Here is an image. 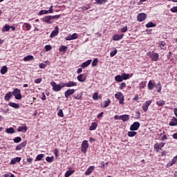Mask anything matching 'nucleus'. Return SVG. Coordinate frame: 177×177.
<instances>
[{
    "label": "nucleus",
    "instance_id": "54",
    "mask_svg": "<svg viewBox=\"0 0 177 177\" xmlns=\"http://www.w3.org/2000/svg\"><path fill=\"white\" fill-rule=\"evenodd\" d=\"M96 1L97 3H99L100 5H103V3H106L107 2V0H95Z\"/></svg>",
    "mask_w": 177,
    "mask_h": 177
},
{
    "label": "nucleus",
    "instance_id": "43",
    "mask_svg": "<svg viewBox=\"0 0 177 177\" xmlns=\"http://www.w3.org/2000/svg\"><path fill=\"white\" fill-rule=\"evenodd\" d=\"M110 103H111V100L108 99L106 101L104 102V108L109 107L110 105Z\"/></svg>",
    "mask_w": 177,
    "mask_h": 177
},
{
    "label": "nucleus",
    "instance_id": "42",
    "mask_svg": "<svg viewBox=\"0 0 177 177\" xmlns=\"http://www.w3.org/2000/svg\"><path fill=\"white\" fill-rule=\"evenodd\" d=\"M139 88L140 89H145L146 88V82H141L139 84Z\"/></svg>",
    "mask_w": 177,
    "mask_h": 177
},
{
    "label": "nucleus",
    "instance_id": "11",
    "mask_svg": "<svg viewBox=\"0 0 177 177\" xmlns=\"http://www.w3.org/2000/svg\"><path fill=\"white\" fill-rule=\"evenodd\" d=\"M26 146H27V141L25 140L23 142H21L20 144H19L16 147H15V150L19 151V150H21V149L23 147H26Z\"/></svg>",
    "mask_w": 177,
    "mask_h": 177
},
{
    "label": "nucleus",
    "instance_id": "49",
    "mask_svg": "<svg viewBox=\"0 0 177 177\" xmlns=\"http://www.w3.org/2000/svg\"><path fill=\"white\" fill-rule=\"evenodd\" d=\"M120 89L122 90V89H125V88H127V83L125 82H122L119 86Z\"/></svg>",
    "mask_w": 177,
    "mask_h": 177
},
{
    "label": "nucleus",
    "instance_id": "32",
    "mask_svg": "<svg viewBox=\"0 0 177 177\" xmlns=\"http://www.w3.org/2000/svg\"><path fill=\"white\" fill-rule=\"evenodd\" d=\"M156 104L157 106H159V107H161L165 104V101H164V100H159L156 101Z\"/></svg>",
    "mask_w": 177,
    "mask_h": 177
},
{
    "label": "nucleus",
    "instance_id": "17",
    "mask_svg": "<svg viewBox=\"0 0 177 177\" xmlns=\"http://www.w3.org/2000/svg\"><path fill=\"white\" fill-rule=\"evenodd\" d=\"M124 38V34L122 35H115L113 36V41H120V39H122Z\"/></svg>",
    "mask_w": 177,
    "mask_h": 177
},
{
    "label": "nucleus",
    "instance_id": "57",
    "mask_svg": "<svg viewBox=\"0 0 177 177\" xmlns=\"http://www.w3.org/2000/svg\"><path fill=\"white\" fill-rule=\"evenodd\" d=\"M61 17V15H51V19H60Z\"/></svg>",
    "mask_w": 177,
    "mask_h": 177
},
{
    "label": "nucleus",
    "instance_id": "21",
    "mask_svg": "<svg viewBox=\"0 0 177 177\" xmlns=\"http://www.w3.org/2000/svg\"><path fill=\"white\" fill-rule=\"evenodd\" d=\"M91 63H92V59H88L86 62H83L81 65L82 68H85V67H88V66L91 64Z\"/></svg>",
    "mask_w": 177,
    "mask_h": 177
},
{
    "label": "nucleus",
    "instance_id": "1",
    "mask_svg": "<svg viewBox=\"0 0 177 177\" xmlns=\"http://www.w3.org/2000/svg\"><path fill=\"white\" fill-rule=\"evenodd\" d=\"M147 56H149V57L153 61L157 62L158 60V57H160V55L157 53L154 52H149L147 53Z\"/></svg>",
    "mask_w": 177,
    "mask_h": 177
},
{
    "label": "nucleus",
    "instance_id": "51",
    "mask_svg": "<svg viewBox=\"0 0 177 177\" xmlns=\"http://www.w3.org/2000/svg\"><path fill=\"white\" fill-rule=\"evenodd\" d=\"M117 52H118L117 49H115L113 51H111L110 53V57H114V56H115L117 55Z\"/></svg>",
    "mask_w": 177,
    "mask_h": 177
},
{
    "label": "nucleus",
    "instance_id": "4",
    "mask_svg": "<svg viewBox=\"0 0 177 177\" xmlns=\"http://www.w3.org/2000/svg\"><path fill=\"white\" fill-rule=\"evenodd\" d=\"M88 147H89V144L88 143V140H84L81 146V151L82 153H86V150H88Z\"/></svg>",
    "mask_w": 177,
    "mask_h": 177
},
{
    "label": "nucleus",
    "instance_id": "12",
    "mask_svg": "<svg viewBox=\"0 0 177 177\" xmlns=\"http://www.w3.org/2000/svg\"><path fill=\"white\" fill-rule=\"evenodd\" d=\"M52 20V15L46 16L43 18V21L44 23H47V24H52L53 21H51Z\"/></svg>",
    "mask_w": 177,
    "mask_h": 177
},
{
    "label": "nucleus",
    "instance_id": "6",
    "mask_svg": "<svg viewBox=\"0 0 177 177\" xmlns=\"http://www.w3.org/2000/svg\"><path fill=\"white\" fill-rule=\"evenodd\" d=\"M50 84L51 86H53V89L55 92H59V91H62V87H60V84H57L55 82H51Z\"/></svg>",
    "mask_w": 177,
    "mask_h": 177
},
{
    "label": "nucleus",
    "instance_id": "35",
    "mask_svg": "<svg viewBox=\"0 0 177 177\" xmlns=\"http://www.w3.org/2000/svg\"><path fill=\"white\" fill-rule=\"evenodd\" d=\"M138 133L136 131H129L127 133V136H129V138H133V136H136V134Z\"/></svg>",
    "mask_w": 177,
    "mask_h": 177
},
{
    "label": "nucleus",
    "instance_id": "2",
    "mask_svg": "<svg viewBox=\"0 0 177 177\" xmlns=\"http://www.w3.org/2000/svg\"><path fill=\"white\" fill-rule=\"evenodd\" d=\"M21 91L19 88H15L12 91V94L13 95V96H15V99L17 100H20V99H21Z\"/></svg>",
    "mask_w": 177,
    "mask_h": 177
},
{
    "label": "nucleus",
    "instance_id": "46",
    "mask_svg": "<svg viewBox=\"0 0 177 177\" xmlns=\"http://www.w3.org/2000/svg\"><path fill=\"white\" fill-rule=\"evenodd\" d=\"M44 49H45L46 52H49V50H52V46H50V45H46L44 46Z\"/></svg>",
    "mask_w": 177,
    "mask_h": 177
},
{
    "label": "nucleus",
    "instance_id": "19",
    "mask_svg": "<svg viewBox=\"0 0 177 177\" xmlns=\"http://www.w3.org/2000/svg\"><path fill=\"white\" fill-rule=\"evenodd\" d=\"M169 125L170 127H176L177 125V118H173L170 122L169 123Z\"/></svg>",
    "mask_w": 177,
    "mask_h": 177
},
{
    "label": "nucleus",
    "instance_id": "29",
    "mask_svg": "<svg viewBox=\"0 0 177 177\" xmlns=\"http://www.w3.org/2000/svg\"><path fill=\"white\" fill-rule=\"evenodd\" d=\"M115 81H116V82H122L123 79H122V75H118L115 77Z\"/></svg>",
    "mask_w": 177,
    "mask_h": 177
},
{
    "label": "nucleus",
    "instance_id": "14",
    "mask_svg": "<svg viewBox=\"0 0 177 177\" xmlns=\"http://www.w3.org/2000/svg\"><path fill=\"white\" fill-rule=\"evenodd\" d=\"M93 171H95V166H90L85 171L84 175L88 176V175H91Z\"/></svg>",
    "mask_w": 177,
    "mask_h": 177
},
{
    "label": "nucleus",
    "instance_id": "44",
    "mask_svg": "<svg viewBox=\"0 0 177 177\" xmlns=\"http://www.w3.org/2000/svg\"><path fill=\"white\" fill-rule=\"evenodd\" d=\"M9 30H10V26L6 24L4 26V27L2 28V31L5 32V31H9Z\"/></svg>",
    "mask_w": 177,
    "mask_h": 177
},
{
    "label": "nucleus",
    "instance_id": "33",
    "mask_svg": "<svg viewBox=\"0 0 177 177\" xmlns=\"http://www.w3.org/2000/svg\"><path fill=\"white\" fill-rule=\"evenodd\" d=\"M44 157H45V155L44 153L39 154L35 158V161H41L42 158H44Z\"/></svg>",
    "mask_w": 177,
    "mask_h": 177
},
{
    "label": "nucleus",
    "instance_id": "16",
    "mask_svg": "<svg viewBox=\"0 0 177 177\" xmlns=\"http://www.w3.org/2000/svg\"><path fill=\"white\" fill-rule=\"evenodd\" d=\"M77 78L80 82H84V81L86 80V76L85 75V74H80L77 77Z\"/></svg>",
    "mask_w": 177,
    "mask_h": 177
},
{
    "label": "nucleus",
    "instance_id": "28",
    "mask_svg": "<svg viewBox=\"0 0 177 177\" xmlns=\"http://www.w3.org/2000/svg\"><path fill=\"white\" fill-rule=\"evenodd\" d=\"M31 60H34V56L32 55H27L24 57V62H31Z\"/></svg>",
    "mask_w": 177,
    "mask_h": 177
},
{
    "label": "nucleus",
    "instance_id": "9",
    "mask_svg": "<svg viewBox=\"0 0 177 177\" xmlns=\"http://www.w3.org/2000/svg\"><path fill=\"white\" fill-rule=\"evenodd\" d=\"M150 104H151V100H148L146 101L145 104H142V109L143 110V111H145L146 113V111H147V110H149V106H150Z\"/></svg>",
    "mask_w": 177,
    "mask_h": 177
},
{
    "label": "nucleus",
    "instance_id": "48",
    "mask_svg": "<svg viewBox=\"0 0 177 177\" xmlns=\"http://www.w3.org/2000/svg\"><path fill=\"white\" fill-rule=\"evenodd\" d=\"M58 117H61L63 118L64 117V113H63V109H59V112L57 113Z\"/></svg>",
    "mask_w": 177,
    "mask_h": 177
},
{
    "label": "nucleus",
    "instance_id": "58",
    "mask_svg": "<svg viewBox=\"0 0 177 177\" xmlns=\"http://www.w3.org/2000/svg\"><path fill=\"white\" fill-rule=\"evenodd\" d=\"M71 37H72V39H77V38H78V34L73 33V35H71Z\"/></svg>",
    "mask_w": 177,
    "mask_h": 177
},
{
    "label": "nucleus",
    "instance_id": "23",
    "mask_svg": "<svg viewBox=\"0 0 177 177\" xmlns=\"http://www.w3.org/2000/svg\"><path fill=\"white\" fill-rule=\"evenodd\" d=\"M13 96V94H12V92H8L5 95L4 99L6 100V102H9L10 100V97Z\"/></svg>",
    "mask_w": 177,
    "mask_h": 177
},
{
    "label": "nucleus",
    "instance_id": "8",
    "mask_svg": "<svg viewBox=\"0 0 177 177\" xmlns=\"http://www.w3.org/2000/svg\"><path fill=\"white\" fill-rule=\"evenodd\" d=\"M75 93V89L74 88L68 89L64 93L65 97H66V99H68V97H70L71 95H74Z\"/></svg>",
    "mask_w": 177,
    "mask_h": 177
},
{
    "label": "nucleus",
    "instance_id": "63",
    "mask_svg": "<svg viewBox=\"0 0 177 177\" xmlns=\"http://www.w3.org/2000/svg\"><path fill=\"white\" fill-rule=\"evenodd\" d=\"M39 68H45V67H46V65L45 64L41 63L39 65Z\"/></svg>",
    "mask_w": 177,
    "mask_h": 177
},
{
    "label": "nucleus",
    "instance_id": "27",
    "mask_svg": "<svg viewBox=\"0 0 177 177\" xmlns=\"http://www.w3.org/2000/svg\"><path fill=\"white\" fill-rule=\"evenodd\" d=\"M123 122H127L129 120V115H121V119Z\"/></svg>",
    "mask_w": 177,
    "mask_h": 177
},
{
    "label": "nucleus",
    "instance_id": "40",
    "mask_svg": "<svg viewBox=\"0 0 177 177\" xmlns=\"http://www.w3.org/2000/svg\"><path fill=\"white\" fill-rule=\"evenodd\" d=\"M153 147H154V149L156 150V151L157 153H158V151H160V150H161V148L160 147V144H158V143L155 144Z\"/></svg>",
    "mask_w": 177,
    "mask_h": 177
},
{
    "label": "nucleus",
    "instance_id": "38",
    "mask_svg": "<svg viewBox=\"0 0 177 177\" xmlns=\"http://www.w3.org/2000/svg\"><path fill=\"white\" fill-rule=\"evenodd\" d=\"M6 132V133H15V129L13 127L7 128Z\"/></svg>",
    "mask_w": 177,
    "mask_h": 177
},
{
    "label": "nucleus",
    "instance_id": "34",
    "mask_svg": "<svg viewBox=\"0 0 177 177\" xmlns=\"http://www.w3.org/2000/svg\"><path fill=\"white\" fill-rule=\"evenodd\" d=\"M67 49H68L67 46L62 45L59 48V51L64 52V53L67 51Z\"/></svg>",
    "mask_w": 177,
    "mask_h": 177
},
{
    "label": "nucleus",
    "instance_id": "37",
    "mask_svg": "<svg viewBox=\"0 0 177 177\" xmlns=\"http://www.w3.org/2000/svg\"><path fill=\"white\" fill-rule=\"evenodd\" d=\"M81 97H82V94H74L73 95V99L76 100H80V99H81Z\"/></svg>",
    "mask_w": 177,
    "mask_h": 177
},
{
    "label": "nucleus",
    "instance_id": "53",
    "mask_svg": "<svg viewBox=\"0 0 177 177\" xmlns=\"http://www.w3.org/2000/svg\"><path fill=\"white\" fill-rule=\"evenodd\" d=\"M59 86L61 87V89H63V88H67V83H64L63 82H60Z\"/></svg>",
    "mask_w": 177,
    "mask_h": 177
},
{
    "label": "nucleus",
    "instance_id": "64",
    "mask_svg": "<svg viewBox=\"0 0 177 177\" xmlns=\"http://www.w3.org/2000/svg\"><path fill=\"white\" fill-rule=\"evenodd\" d=\"M114 120H121V115H115L114 116Z\"/></svg>",
    "mask_w": 177,
    "mask_h": 177
},
{
    "label": "nucleus",
    "instance_id": "50",
    "mask_svg": "<svg viewBox=\"0 0 177 177\" xmlns=\"http://www.w3.org/2000/svg\"><path fill=\"white\" fill-rule=\"evenodd\" d=\"M20 142H21V137H15L14 138V143H20Z\"/></svg>",
    "mask_w": 177,
    "mask_h": 177
},
{
    "label": "nucleus",
    "instance_id": "26",
    "mask_svg": "<svg viewBox=\"0 0 177 177\" xmlns=\"http://www.w3.org/2000/svg\"><path fill=\"white\" fill-rule=\"evenodd\" d=\"M96 128H97V122H94L91 124V125L89 127V130L90 131H95V129H96Z\"/></svg>",
    "mask_w": 177,
    "mask_h": 177
},
{
    "label": "nucleus",
    "instance_id": "59",
    "mask_svg": "<svg viewBox=\"0 0 177 177\" xmlns=\"http://www.w3.org/2000/svg\"><path fill=\"white\" fill-rule=\"evenodd\" d=\"M99 93H94L93 95V100H97V96H98Z\"/></svg>",
    "mask_w": 177,
    "mask_h": 177
},
{
    "label": "nucleus",
    "instance_id": "39",
    "mask_svg": "<svg viewBox=\"0 0 177 177\" xmlns=\"http://www.w3.org/2000/svg\"><path fill=\"white\" fill-rule=\"evenodd\" d=\"M122 78L123 80H129V73H122Z\"/></svg>",
    "mask_w": 177,
    "mask_h": 177
},
{
    "label": "nucleus",
    "instance_id": "10",
    "mask_svg": "<svg viewBox=\"0 0 177 177\" xmlns=\"http://www.w3.org/2000/svg\"><path fill=\"white\" fill-rule=\"evenodd\" d=\"M146 17H147V15L145 13H140L138 15L137 19L138 21H145L146 20Z\"/></svg>",
    "mask_w": 177,
    "mask_h": 177
},
{
    "label": "nucleus",
    "instance_id": "60",
    "mask_svg": "<svg viewBox=\"0 0 177 177\" xmlns=\"http://www.w3.org/2000/svg\"><path fill=\"white\" fill-rule=\"evenodd\" d=\"M41 82H42L41 78L35 80V84H41Z\"/></svg>",
    "mask_w": 177,
    "mask_h": 177
},
{
    "label": "nucleus",
    "instance_id": "62",
    "mask_svg": "<svg viewBox=\"0 0 177 177\" xmlns=\"http://www.w3.org/2000/svg\"><path fill=\"white\" fill-rule=\"evenodd\" d=\"M66 41H73V37L71 36V35H69L66 37Z\"/></svg>",
    "mask_w": 177,
    "mask_h": 177
},
{
    "label": "nucleus",
    "instance_id": "36",
    "mask_svg": "<svg viewBox=\"0 0 177 177\" xmlns=\"http://www.w3.org/2000/svg\"><path fill=\"white\" fill-rule=\"evenodd\" d=\"M8 73V66H3L1 69V74H6Z\"/></svg>",
    "mask_w": 177,
    "mask_h": 177
},
{
    "label": "nucleus",
    "instance_id": "52",
    "mask_svg": "<svg viewBox=\"0 0 177 177\" xmlns=\"http://www.w3.org/2000/svg\"><path fill=\"white\" fill-rule=\"evenodd\" d=\"M46 161H47V162H53V156L52 157L47 156L46 158Z\"/></svg>",
    "mask_w": 177,
    "mask_h": 177
},
{
    "label": "nucleus",
    "instance_id": "47",
    "mask_svg": "<svg viewBox=\"0 0 177 177\" xmlns=\"http://www.w3.org/2000/svg\"><path fill=\"white\" fill-rule=\"evenodd\" d=\"M24 26L27 31H30V30H31V25L30 24L24 23Z\"/></svg>",
    "mask_w": 177,
    "mask_h": 177
},
{
    "label": "nucleus",
    "instance_id": "18",
    "mask_svg": "<svg viewBox=\"0 0 177 177\" xmlns=\"http://www.w3.org/2000/svg\"><path fill=\"white\" fill-rule=\"evenodd\" d=\"M8 106H10V107H12L13 109H20V105L16 102H9L8 103Z\"/></svg>",
    "mask_w": 177,
    "mask_h": 177
},
{
    "label": "nucleus",
    "instance_id": "7",
    "mask_svg": "<svg viewBox=\"0 0 177 177\" xmlns=\"http://www.w3.org/2000/svg\"><path fill=\"white\" fill-rule=\"evenodd\" d=\"M140 127V123L139 122H135L130 127V131H138Z\"/></svg>",
    "mask_w": 177,
    "mask_h": 177
},
{
    "label": "nucleus",
    "instance_id": "5",
    "mask_svg": "<svg viewBox=\"0 0 177 177\" xmlns=\"http://www.w3.org/2000/svg\"><path fill=\"white\" fill-rule=\"evenodd\" d=\"M48 13H53V6L49 8V10H41L38 13L39 16H42V15H48Z\"/></svg>",
    "mask_w": 177,
    "mask_h": 177
},
{
    "label": "nucleus",
    "instance_id": "45",
    "mask_svg": "<svg viewBox=\"0 0 177 177\" xmlns=\"http://www.w3.org/2000/svg\"><path fill=\"white\" fill-rule=\"evenodd\" d=\"M97 63H99V59H97V58L94 59L91 64L92 66L95 67V66H97Z\"/></svg>",
    "mask_w": 177,
    "mask_h": 177
},
{
    "label": "nucleus",
    "instance_id": "61",
    "mask_svg": "<svg viewBox=\"0 0 177 177\" xmlns=\"http://www.w3.org/2000/svg\"><path fill=\"white\" fill-rule=\"evenodd\" d=\"M26 161L29 164H31V162H32V161H34V159L32 158H27Z\"/></svg>",
    "mask_w": 177,
    "mask_h": 177
},
{
    "label": "nucleus",
    "instance_id": "55",
    "mask_svg": "<svg viewBox=\"0 0 177 177\" xmlns=\"http://www.w3.org/2000/svg\"><path fill=\"white\" fill-rule=\"evenodd\" d=\"M172 13H177V6H174L170 9Z\"/></svg>",
    "mask_w": 177,
    "mask_h": 177
},
{
    "label": "nucleus",
    "instance_id": "31",
    "mask_svg": "<svg viewBox=\"0 0 177 177\" xmlns=\"http://www.w3.org/2000/svg\"><path fill=\"white\" fill-rule=\"evenodd\" d=\"M74 172H75V171H74V170H68L65 173L64 176L65 177H70V176H71V175H73V174H74Z\"/></svg>",
    "mask_w": 177,
    "mask_h": 177
},
{
    "label": "nucleus",
    "instance_id": "13",
    "mask_svg": "<svg viewBox=\"0 0 177 177\" xmlns=\"http://www.w3.org/2000/svg\"><path fill=\"white\" fill-rule=\"evenodd\" d=\"M59 34V27L56 26L55 30H53L50 35V38H54Z\"/></svg>",
    "mask_w": 177,
    "mask_h": 177
},
{
    "label": "nucleus",
    "instance_id": "30",
    "mask_svg": "<svg viewBox=\"0 0 177 177\" xmlns=\"http://www.w3.org/2000/svg\"><path fill=\"white\" fill-rule=\"evenodd\" d=\"M165 45H167L166 43H165V41H160L158 44V46L159 48H160L161 49H163L164 50H165L167 49V48H164V46H165Z\"/></svg>",
    "mask_w": 177,
    "mask_h": 177
},
{
    "label": "nucleus",
    "instance_id": "25",
    "mask_svg": "<svg viewBox=\"0 0 177 177\" xmlns=\"http://www.w3.org/2000/svg\"><path fill=\"white\" fill-rule=\"evenodd\" d=\"M176 160H177V155L173 158L171 162H168L167 166L172 167V165H174V164L176 162Z\"/></svg>",
    "mask_w": 177,
    "mask_h": 177
},
{
    "label": "nucleus",
    "instance_id": "15",
    "mask_svg": "<svg viewBox=\"0 0 177 177\" xmlns=\"http://www.w3.org/2000/svg\"><path fill=\"white\" fill-rule=\"evenodd\" d=\"M20 161H21V158L16 157V158L11 159L10 164V165H15V164H16V162H20Z\"/></svg>",
    "mask_w": 177,
    "mask_h": 177
},
{
    "label": "nucleus",
    "instance_id": "24",
    "mask_svg": "<svg viewBox=\"0 0 177 177\" xmlns=\"http://www.w3.org/2000/svg\"><path fill=\"white\" fill-rule=\"evenodd\" d=\"M28 129L27 128V126H24V127H19L17 129L18 132H27V130Z\"/></svg>",
    "mask_w": 177,
    "mask_h": 177
},
{
    "label": "nucleus",
    "instance_id": "20",
    "mask_svg": "<svg viewBox=\"0 0 177 177\" xmlns=\"http://www.w3.org/2000/svg\"><path fill=\"white\" fill-rule=\"evenodd\" d=\"M156 86V83H153L151 80H150L148 83V89L149 91H153Z\"/></svg>",
    "mask_w": 177,
    "mask_h": 177
},
{
    "label": "nucleus",
    "instance_id": "41",
    "mask_svg": "<svg viewBox=\"0 0 177 177\" xmlns=\"http://www.w3.org/2000/svg\"><path fill=\"white\" fill-rule=\"evenodd\" d=\"M146 27H147V28H150L151 27H156V24L151 21H149L146 24Z\"/></svg>",
    "mask_w": 177,
    "mask_h": 177
},
{
    "label": "nucleus",
    "instance_id": "56",
    "mask_svg": "<svg viewBox=\"0 0 177 177\" xmlns=\"http://www.w3.org/2000/svg\"><path fill=\"white\" fill-rule=\"evenodd\" d=\"M127 31H128V26H127L121 28L122 32H127Z\"/></svg>",
    "mask_w": 177,
    "mask_h": 177
},
{
    "label": "nucleus",
    "instance_id": "22",
    "mask_svg": "<svg viewBox=\"0 0 177 177\" xmlns=\"http://www.w3.org/2000/svg\"><path fill=\"white\" fill-rule=\"evenodd\" d=\"M67 88H71L73 86H77V83L73 81H69L68 82L66 83Z\"/></svg>",
    "mask_w": 177,
    "mask_h": 177
},
{
    "label": "nucleus",
    "instance_id": "3",
    "mask_svg": "<svg viewBox=\"0 0 177 177\" xmlns=\"http://www.w3.org/2000/svg\"><path fill=\"white\" fill-rule=\"evenodd\" d=\"M115 97L118 100H119L120 104H124V95H122V93L121 92H118L117 93L115 94Z\"/></svg>",
    "mask_w": 177,
    "mask_h": 177
}]
</instances>
